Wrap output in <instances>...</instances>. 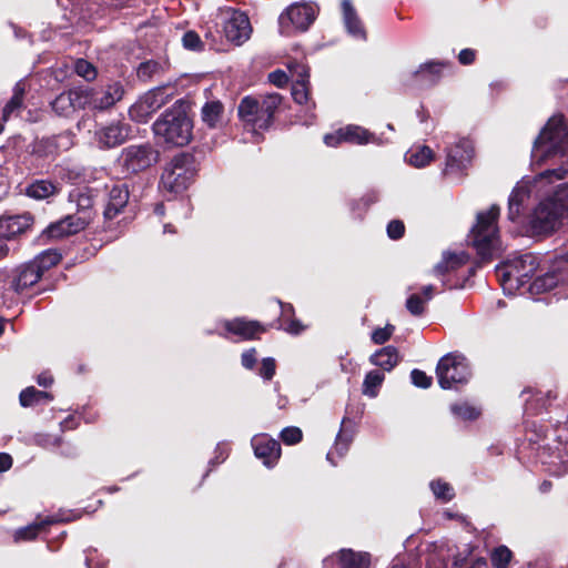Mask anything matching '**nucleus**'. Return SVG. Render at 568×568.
I'll list each match as a JSON object with an SVG mask.
<instances>
[{
	"label": "nucleus",
	"mask_w": 568,
	"mask_h": 568,
	"mask_svg": "<svg viewBox=\"0 0 568 568\" xmlns=\"http://www.w3.org/2000/svg\"><path fill=\"white\" fill-rule=\"evenodd\" d=\"M489 560L493 568H513L516 562L513 550L506 545L494 547L489 551Z\"/></svg>",
	"instance_id": "nucleus-34"
},
{
	"label": "nucleus",
	"mask_w": 568,
	"mask_h": 568,
	"mask_svg": "<svg viewBox=\"0 0 568 568\" xmlns=\"http://www.w3.org/2000/svg\"><path fill=\"white\" fill-rule=\"evenodd\" d=\"M475 155V148L473 141L463 138L458 142L446 149V161L444 174H463Z\"/></svg>",
	"instance_id": "nucleus-11"
},
{
	"label": "nucleus",
	"mask_w": 568,
	"mask_h": 568,
	"mask_svg": "<svg viewBox=\"0 0 568 568\" xmlns=\"http://www.w3.org/2000/svg\"><path fill=\"white\" fill-rule=\"evenodd\" d=\"M57 175L60 180L68 183H75L81 178V173L74 169L57 166Z\"/></svg>",
	"instance_id": "nucleus-63"
},
{
	"label": "nucleus",
	"mask_w": 568,
	"mask_h": 568,
	"mask_svg": "<svg viewBox=\"0 0 568 568\" xmlns=\"http://www.w3.org/2000/svg\"><path fill=\"white\" fill-rule=\"evenodd\" d=\"M426 301L418 294H412L406 300V308L413 316H422L425 313Z\"/></svg>",
	"instance_id": "nucleus-56"
},
{
	"label": "nucleus",
	"mask_w": 568,
	"mask_h": 568,
	"mask_svg": "<svg viewBox=\"0 0 568 568\" xmlns=\"http://www.w3.org/2000/svg\"><path fill=\"white\" fill-rule=\"evenodd\" d=\"M191 101L176 100L153 123L152 130L155 136L163 139L168 144L184 146L193 138V120L190 116Z\"/></svg>",
	"instance_id": "nucleus-2"
},
{
	"label": "nucleus",
	"mask_w": 568,
	"mask_h": 568,
	"mask_svg": "<svg viewBox=\"0 0 568 568\" xmlns=\"http://www.w3.org/2000/svg\"><path fill=\"white\" fill-rule=\"evenodd\" d=\"M62 260V254L57 248H48L36 255L31 261L38 265L40 272L44 274L50 268L57 266Z\"/></svg>",
	"instance_id": "nucleus-37"
},
{
	"label": "nucleus",
	"mask_w": 568,
	"mask_h": 568,
	"mask_svg": "<svg viewBox=\"0 0 568 568\" xmlns=\"http://www.w3.org/2000/svg\"><path fill=\"white\" fill-rule=\"evenodd\" d=\"M43 274L40 268L31 260L17 265L8 275L9 288L17 294L23 293L26 290L36 285Z\"/></svg>",
	"instance_id": "nucleus-15"
},
{
	"label": "nucleus",
	"mask_w": 568,
	"mask_h": 568,
	"mask_svg": "<svg viewBox=\"0 0 568 568\" xmlns=\"http://www.w3.org/2000/svg\"><path fill=\"white\" fill-rule=\"evenodd\" d=\"M385 379L383 372L373 369L369 371L363 382V393L369 397H375L378 394V389Z\"/></svg>",
	"instance_id": "nucleus-42"
},
{
	"label": "nucleus",
	"mask_w": 568,
	"mask_h": 568,
	"mask_svg": "<svg viewBox=\"0 0 568 568\" xmlns=\"http://www.w3.org/2000/svg\"><path fill=\"white\" fill-rule=\"evenodd\" d=\"M547 200L558 209L561 215L568 212V183L559 184Z\"/></svg>",
	"instance_id": "nucleus-45"
},
{
	"label": "nucleus",
	"mask_w": 568,
	"mask_h": 568,
	"mask_svg": "<svg viewBox=\"0 0 568 568\" xmlns=\"http://www.w3.org/2000/svg\"><path fill=\"white\" fill-rule=\"evenodd\" d=\"M257 363V351L255 347H251L244 351L241 355V364L246 369H254Z\"/></svg>",
	"instance_id": "nucleus-62"
},
{
	"label": "nucleus",
	"mask_w": 568,
	"mask_h": 568,
	"mask_svg": "<svg viewBox=\"0 0 568 568\" xmlns=\"http://www.w3.org/2000/svg\"><path fill=\"white\" fill-rule=\"evenodd\" d=\"M73 145V134L61 132L51 136L36 139L30 145V153L40 159L55 158L61 152L68 151Z\"/></svg>",
	"instance_id": "nucleus-13"
},
{
	"label": "nucleus",
	"mask_w": 568,
	"mask_h": 568,
	"mask_svg": "<svg viewBox=\"0 0 568 568\" xmlns=\"http://www.w3.org/2000/svg\"><path fill=\"white\" fill-rule=\"evenodd\" d=\"M430 489L437 499L450 501L455 497L454 488L447 481L442 479L433 480Z\"/></svg>",
	"instance_id": "nucleus-48"
},
{
	"label": "nucleus",
	"mask_w": 568,
	"mask_h": 568,
	"mask_svg": "<svg viewBox=\"0 0 568 568\" xmlns=\"http://www.w3.org/2000/svg\"><path fill=\"white\" fill-rule=\"evenodd\" d=\"M386 231L389 239L400 240L405 235V224L402 220H392L388 222Z\"/></svg>",
	"instance_id": "nucleus-61"
},
{
	"label": "nucleus",
	"mask_w": 568,
	"mask_h": 568,
	"mask_svg": "<svg viewBox=\"0 0 568 568\" xmlns=\"http://www.w3.org/2000/svg\"><path fill=\"white\" fill-rule=\"evenodd\" d=\"M562 215L547 199L542 200L534 210L529 219V230L532 235H548L556 230Z\"/></svg>",
	"instance_id": "nucleus-12"
},
{
	"label": "nucleus",
	"mask_w": 568,
	"mask_h": 568,
	"mask_svg": "<svg viewBox=\"0 0 568 568\" xmlns=\"http://www.w3.org/2000/svg\"><path fill=\"white\" fill-rule=\"evenodd\" d=\"M182 45L184 49L194 52L204 51V42L199 33L194 30H187L182 37Z\"/></svg>",
	"instance_id": "nucleus-52"
},
{
	"label": "nucleus",
	"mask_w": 568,
	"mask_h": 568,
	"mask_svg": "<svg viewBox=\"0 0 568 568\" xmlns=\"http://www.w3.org/2000/svg\"><path fill=\"white\" fill-rule=\"evenodd\" d=\"M449 63L443 61H428L419 65L409 79L405 81V85L416 87L418 89H427L436 85L443 74V69Z\"/></svg>",
	"instance_id": "nucleus-16"
},
{
	"label": "nucleus",
	"mask_w": 568,
	"mask_h": 568,
	"mask_svg": "<svg viewBox=\"0 0 568 568\" xmlns=\"http://www.w3.org/2000/svg\"><path fill=\"white\" fill-rule=\"evenodd\" d=\"M90 101L91 91L88 88H73L57 95L50 105L58 116L70 118L77 111L85 109Z\"/></svg>",
	"instance_id": "nucleus-10"
},
{
	"label": "nucleus",
	"mask_w": 568,
	"mask_h": 568,
	"mask_svg": "<svg viewBox=\"0 0 568 568\" xmlns=\"http://www.w3.org/2000/svg\"><path fill=\"white\" fill-rule=\"evenodd\" d=\"M343 21L346 31L354 38L366 40L367 32L352 2H342Z\"/></svg>",
	"instance_id": "nucleus-27"
},
{
	"label": "nucleus",
	"mask_w": 568,
	"mask_h": 568,
	"mask_svg": "<svg viewBox=\"0 0 568 568\" xmlns=\"http://www.w3.org/2000/svg\"><path fill=\"white\" fill-rule=\"evenodd\" d=\"M199 172V162L194 154L180 152L175 154L164 168L159 189L170 194L169 200L182 194L195 181Z\"/></svg>",
	"instance_id": "nucleus-4"
},
{
	"label": "nucleus",
	"mask_w": 568,
	"mask_h": 568,
	"mask_svg": "<svg viewBox=\"0 0 568 568\" xmlns=\"http://www.w3.org/2000/svg\"><path fill=\"white\" fill-rule=\"evenodd\" d=\"M34 219L31 213L16 215H0V237L8 241L28 232L33 225Z\"/></svg>",
	"instance_id": "nucleus-20"
},
{
	"label": "nucleus",
	"mask_w": 568,
	"mask_h": 568,
	"mask_svg": "<svg viewBox=\"0 0 568 568\" xmlns=\"http://www.w3.org/2000/svg\"><path fill=\"white\" fill-rule=\"evenodd\" d=\"M525 394L530 395V397L525 400V410L527 413L537 415L546 407L549 394L545 397L540 390L534 389L532 387H526L521 392V395Z\"/></svg>",
	"instance_id": "nucleus-38"
},
{
	"label": "nucleus",
	"mask_w": 568,
	"mask_h": 568,
	"mask_svg": "<svg viewBox=\"0 0 568 568\" xmlns=\"http://www.w3.org/2000/svg\"><path fill=\"white\" fill-rule=\"evenodd\" d=\"M224 104L220 100H209L201 109V120L209 129H217L223 124Z\"/></svg>",
	"instance_id": "nucleus-29"
},
{
	"label": "nucleus",
	"mask_w": 568,
	"mask_h": 568,
	"mask_svg": "<svg viewBox=\"0 0 568 568\" xmlns=\"http://www.w3.org/2000/svg\"><path fill=\"white\" fill-rule=\"evenodd\" d=\"M527 193L519 189H514L508 199V220L516 222L521 214V207Z\"/></svg>",
	"instance_id": "nucleus-43"
},
{
	"label": "nucleus",
	"mask_w": 568,
	"mask_h": 568,
	"mask_svg": "<svg viewBox=\"0 0 568 568\" xmlns=\"http://www.w3.org/2000/svg\"><path fill=\"white\" fill-rule=\"evenodd\" d=\"M131 132L128 124L115 122L98 132L99 143L106 149L115 148L126 141Z\"/></svg>",
	"instance_id": "nucleus-23"
},
{
	"label": "nucleus",
	"mask_w": 568,
	"mask_h": 568,
	"mask_svg": "<svg viewBox=\"0 0 568 568\" xmlns=\"http://www.w3.org/2000/svg\"><path fill=\"white\" fill-rule=\"evenodd\" d=\"M561 281H564V276L560 268L554 267L551 271L536 276L530 283L529 290L532 294H542L555 288Z\"/></svg>",
	"instance_id": "nucleus-30"
},
{
	"label": "nucleus",
	"mask_w": 568,
	"mask_h": 568,
	"mask_svg": "<svg viewBox=\"0 0 568 568\" xmlns=\"http://www.w3.org/2000/svg\"><path fill=\"white\" fill-rule=\"evenodd\" d=\"M91 91V101L94 108L99 110H105L113 106L118 101H120L124 94V89L121 83L115 82L106 87L104 91L101 93Z\"/></svg>",
	"instance_id": "nucleus-26"
},
{
	"label": "nucleus",
	"mask_w": 568,
	"mask_h": 568,
	"mask_svg": "<svg viewBox=\"0 0 568 568\" xmlns=\"http://www.w3.org/2000/svg\"><path fill=\"white\" fill-rule=\"evenodd\" d=\"M23 97H24V89L20 88L19 84H17L13 90L12 97L10 98V100L7 102V104L3 108L2 113H3L4 120H7L12 112L21 109V106L23 104Z\"/></svg>",
	"instance_id": "nucleus-50"
},
{
	"label": "nucleus",
	"mask_w": 568,
	"mask_h": 568,
	"mask_svg": "<svg viewBox=\"0 0 568 568\" xmlns=\"http://www.w3.org/2000/svg\"><path fill=\"white\" fill-rule=\"evenodd\" d=\"M369 362L383 371L390 372L400 362L399 352L393 345L384 346L371 355Z\"/></svg>",
	"instance_id": "nucleus-31"
},
{
	"label": "nucleus",
	"mask_w": 568,
	"mask_h": 568,
	"mask_svg": "<svg viewBox=\"0 0 568 568\" xmlns=\"http://www.w3.org/2000/svg\"><path fill=\"white\" fill-rule=\"evenodd\" d=\"M290 71L293 77L292 83V98L301 104L306 105L311 100L310 92V68L305 64L296 63L294 67H290Z\"/></svg>",
	"instance_id": "nucleus-22"
},
{
	"label": "nucleus",
	"mask_w": 568,
	"mask_h": 568,
	"mask_svg": "<svg viewBox=\"0 0 568 568\" xmlns=\"http://www.w3.org/2000/svg\"><path fill=\"white\" fill-rule=\"evenodd\" d=\"M130 190L125 183L113 184L108 191V201L103 211L104 221H112L124 211L129 203Z\"/></svg>",
	"instance_id": "nucleus-21"
},
{
	"label": "nucleus",
	"mask_w": 568,
	"mask_h": 568,
	"mask_svg": "<svg viewBox=\"0 0 568 568\" xmlns=\"http://www.w3.org/2000/svg\"><path fill=\"white\" fill-rule=\"evenodd\" d=\"M568 145V125L564 114L552 115L534 141L532 156L538 161L562 154Z\"/></svg>",
	"instance_id": "nucleus-5"
},
{
	"label": "nucleus",
	"mask_w": 568,
	"mask_h": 568,
	"mask_svg": "<svg viewBox=\"0 0 568 568\" xmlns=\"http://www.w3.org/2000/svg\"><path fill=\"white\" fill-rule=\"evenodd\" d=\"M272 324H274L273 328L283 329L292 335H298L305 329L301 321L295 317L287 320L276 318Z\"/></svg>",
	"instance_id": "nucleus-51"
},
{
	"label": "nucleus",
	"mask_w": 568,
	"mask_h": 568,
	"mask_svg": "<svg viewBox=\"0 0 568 568\" xmlns=\"http://www.w3.org/2000/svg\"><path fill=\"white\" fill-rule=\"evenodd\" d=\"M515 270V281L520 284L528 282L537 271L539 263L538 257L532 253H526L510 262Z\"/></svg>",
	"instance_id": "nucleus-25"
},
{
	"label": "nucleus",
	"mask_w": 568,
	"mask_h": 568,
	"mask_svg": "<svg viewBox=\"0 0 568 568\" xmlns=\"http://www.w3.org/2000/svg\"><path fill=\"white\" fill-rule=\"evenodd\" d=\"M283 97L280 93H272L261 98L246 95L241 99L237 105V116L245 128L253 132L257 130L267 131L274 123L275 114L278 112Z\"/></svg>",
	"instance_id": "nucleus-3"
},
{
	"label": "nucleus",
	"mask_w": 568,
	"mask_h": 568,
	"mask_svg": "<svg viewBox=\"0 0 568 568\" xmlns=\"http://www.w3.org/2000/svg\"><path fill=\"white\" fill-rule=\"evenodd\" d=\"M74 71L87 81H93L98 75L95 67L84 59H78L75 61Z\"/></svg>",
	"instance_id": "nucleus-53"
},
{
	"label": "nucleus",
	"mask_w": 568,
	"mask_h": 568,
	"mask_svg": "<svg viewBox=\"0 0 568 568\" xmlns=\"http://www.w3.org/2000/svg\"><path fill=\"white\" fill-rule=\"evenodd\" d=\"M280 438L285 445H296L303 440V432L297 426H287L281 430Z\"/></svg>",
	"instance_id": "nucleus-54"
},
{
	"label": "nucleus",
	"mask_w": 568,
	"mask_h": 568,
	"mask_svg": "<svg viewBox=\"0 0 568 568\" xmlns=\"http://www.w3.org/2000/svg\"><path fill=\"white\" fill-rule=\"evenodd\" d=\"M407 154L408 163L418 169L427 166L435 158L433 150L427 145L410 150Z\"/></svg>",
	"instance_id": "nucleus-41"
},
{
	"label": "nucleus",
	"mask_w": 568,
	"mask_h": 568,
	"mask_svg": "<svg viewBox=\"0 0 568 568\" xmlns=\"http://www.w3.org/2000/svg\"><path fill=\"white\" fill-rule=\"evenodd\" d=\"M268 81L277 88H283L288 83V75L283 70H275L268 74Z\"/></svg>",
	"instance_id": "nucleus-64"
},
{
	"label": "nucleus",
	"mask_w": 568,
	"mask_h": 568,
	"mask_svg": "<svg viewBox=\"0 0 568 568\" xmlns=\"http://www.w3.org/2000/svg\"><path fill=\"white\" fill-rule=\"evenodd\" d=\"M500 207L493 204L488 210L480 211L476 215V223L468 234L469 244L475 248L478 263L469 267L468 276L462 282H466L476 274V268L483 264H488L500 254V236L498 227V219Z\"/></svg>",
	"instance_id": "nucleus-1"
},
{
	"label": "nucleus",
	"mask_w": 568,
	"mask_h": 568,
	"mask_svg": "<svg viewBox=\"0 0 568 568\" xmlns=\"http://www.w3.org/2000/svg\"><path fill=\"white\" fill-rule=\"evenodd\" d=\"M276 373V361L273 357H264L261 362L257 374L264 381H272Z\"/></svg>",
	"instance_id": "nucleus-58"
},
{
	"label": "nucleus",
	"mask_w": 568,
	"mask_h": 568,
	"mask_svg": "<svg viewBox=\"0 0 568 568\" xmlns=\"http://www.w3.org/2000/svg\"><path fill=\"white\" fill-rule=\"evenodd\" d=\"M273 326L274 324H263L246 317H234L222 322L223 332L219 334L225 339L236 336L237 341H256Z\"/></svg>",
	"instance_id": "nucleus-8"
},
{
	"label": "nucleus",
	"mask_w": 568,
	"mask_h": 568,
	"mask_svg": "<svg viewBox=\"0 0 568 568\" xmlns=\"http://www.w3.org/2000/svg\"><path fill=\"white\" fill-rule=\"evenodd\" d=\"M153 111L143 103L142 99L136 101L133 105L129 109V115L131 120L138 122V123H145L152 116Z\"/></svg>",
	"instance_id": "nucleus-49"
},
{
	"label": "nucleus",
	"mask_w": 568,
	"mask_h": 568,
	"mask_svg": "<svg viewBox=\"0 0 568 568\" xmlns=\"http://www.w3.org/2000/svg\"><path fill=\"white\" fill-rule=\"evenodd\" d=\"M395 332V326L387 323L384 327H377L372 332V342L376 345H383L388 342Z\"/></svg>",
	"instance_id": "nucleus-55"
},
{
	"label": "nucleus",
	"mask_w": 568,
	"mask_h": 568,
	"mask_svg": "<svg viewBox=\"0 0 568 568\" xmlns=\"http://www.w3.org/2000/svg\"><path fill=\"white\" fill-rule=\"evenodd\" d=\"M159 159L160 152L151 143L130 144L121 150L118 165L128 178L149 170Z\"/></svg>",
	"instance_id": "nucleus-6"
},
{
	"label": "nucleus",
	"mask_w": 568,
	"mask_h": 568,
	"mask_svg": "<svg viewBox=\"0 0 568 568\" xmlns=\"http://www.w3.org/2000/svg\"><path fill=\"white\" fill-rule=\"evenodd\" d=\"M166 87H158L148 91L141 99L145 105H148L153 113L161 109L170 98L166 93Z\"/></svg>",
	"instance_id": "nucleus-39"
},
{
	"label": "nucleus",
	"mask_w": 568,
	"mask_h": 568,
	"mask_svg": "<svg viewBox=\"0 0 568 568\" xmlns=\"http://www.w3.org/2000/svg\"><path fill=\"white\" fill-rule=\"evenodd\" d=\"M450 412L463 420H475L479 417L480 410L468 403H456L450 406Z\"/></svg>",
	"instance_id": "nucleus-47"
},
{
	"label": "nucleus",
	"mask_w": 568,
	"mask_h": 568,
	"mask_svg": "<svg viewBox=\"0 0 568 568\" xmlns=\"http://www.w3.org/2000/svg\"><path fill=\"white\" fill-rule=\"evenodd\" d=\"M433 272L436 276L442 277V285L444 290L464 287V282H460L458 278L453 281L450 276H447L452 272L445 256H443V260L434 266Z\"/></svg>",
	"instance_id": "nucleus-40"
},
{
	"label": "nucleus",
	"mask_w": 568,
	"mask_h": 568,
	"mask_svg": "<svg viewBox=\"0 0 568 568\" xmlns=\"http://www.w3.org/2000/svg\"><path fill=\"white\" fill-rule=\"evenodd\" d=\"M339 568H369L371 555L368 552L341 549L337 554Z\"/></svg>",
	"instance_id": "nucleus-32"
},
{
	"label": "nucleus",
	"mask_w": 568,
	"mask_h": 568,
	"mask_svg": "<svg viewBox=\"0 0 568 568\" xmlns=\"http://www.w3.org/2000/svg\"><path fill=\"white\" fill-rule=\"evenodd\" d=\"M318 13L316 2H292L280 16L282 28L292 26L296 31L305 32L315 21Z\"/></svg>",
	"instance_id": "nucleus-9"
},
{
	"label": "nucleus",
	"mask_w": 568,
	"mask_h": 568,
	"mask_svg": "<svg viewBox=\"0 0 568 568\" xmlns=\"http://www.w3.org/2000/svg\"><path fill=\"white\" fill-rule=\"evenodd\" d=\"M223 31L229 42L235 45L243 44L252 32L248 16L245 12L233 10L231 17L224 23Z\"/></svg>",
	"instance_id": "nucleus-18"
},
{
	"label": "nucleus",
	"mask_w": 568,
	"mask_h": 568,
	"mask_svg": "<svg viewBox=\"0 0 568 568\" xmlns=\"http://www.w3.org/2000/svg\"><path fill=\"white\" fill-rule=\"evenodd\" d=\"M162 71V65L155 60H148L141 62L136 68V77L140 81L148 82L155 74Z\"/></svg>",
	"instance_id": "nucleus-46"
},
{
	"label": "nucleus",
	"mask_w": 568,
	"mask_h": 568,
	"mask_svg": "<svg viewBox=\"0 0 568 568\" xmlns=\"http://www.w3.org/2000/svg\"><path fill=\"white\" fill-rule=\"evenodd\" d=\"M70 199H74L78 211L74 216L87 217L88 225L90 224L93 215L94 194L90 187L83 190H75L70 193Z\"/></svg>",
	"instance_id": "nucleus-28"
},
{
	"label": "nucleus",
	"mask_w": 568,
	"mask_h": 568,
	"mask_svg": "<svg viewBox=\"0 0 568 568\" xmlns=\"http://www.w3.org/2000/svg\"><path fill=\"white\" fill-rule=\"evenodd\" d=\"M436 375L443 389H458L468 382L470 371L464 357L449 353L438 361Z\"/></svg>",
	"instance_id": "nucleus-7"
},
{
	"label": "nucleus",
	"mask_w": 568,
	"mask_h": 568,
	"mask_svg": "<svg viewBox=\"0 0 568 568\" xmlns=\"http://www.w3.org/2000/svg\"><path fill=\"white\" fill-rule=\"evenodd\" d=\"M51 520H44L41 523H33L26 527H21L14 532L16 541H31L34 540L38 535L43 530V528L51 524Z\"/></svg>",
	"instance_id": "nucleus-44"
},
{
	"label": "nucleus",
	"mask_w": 568,
	"mask_h": 568,
	"mask_svg": "<svg viewBox=\"0 0 568 568\" xmlns=\"http://www.w3.org/2000/svg\"><path fill=\"white\" fill-rule=\"evenodd\" d=\"M53 395L49 392L39 390L34 386H29L21 390L19 402L22 407H33L43 402H50Z\"/></svg>",
	"instance_id": "nucleus-35"
},
{
	"label": "nucleus",
	"mask_w": 568,
	"mask_h": 568,
	"mask_svg": "<svg viewBox=\"0 0 568 568\" xmlns=\"http://www.w3.org/2000/svg\"><path fill=\"white\" fill-rule=\"evenodd\" d=\"M375 140V135L363 126L348 124L344 128H339L333 133L324 135V143L327 146L336 148L342 143L349 144H368Z\"/></svg>",
	"instance_id": "nucleus-14"
},
{
	"label": "nucleus",
	"mask_w": 568,
	"mask_h": 568,
	"mask_svg": "<svg viewBox=\"0 0 568 568\" xmlns=\"http://www.w3.org/2000/svg\"><path fill=\"white\" fill-rule=\"evenodd\" d=\"M495 272L504 290L507 288V284H510L511 281L515 280V270L510 263L498 265Z\"/></svg>",
	"instance_id": "nucleus-59"
},
{
	"label": "nucleus",
	"mask_w": 568,
	"mask_h": 568,
	"mask_svg": "<svg viewBox=\"0 0 568 568\" xmlns=\"http://www.w3.org/2000/svg\"><path fill=\"white\" fill-rule=\"evenodd\" d=\"M251 444L255 457L262 460L264 466L273 468L278 463L282 455L278 440L267 434H260L252 438Z\"/></svg>",
	"instance_id": "nucleus-17"
},
{
	"label": "nucleus",
	"mask_w": 568,
	"mask_h": 568,
	"mask_svg": "<svg viewBox=\"0 0 568 568\" xmlns=\"http://www.w3.org/2000/svg\"><path fill=\"white\" fill-rule=\"evenodd\" d=\"M88 226L87 217L69 214L57 222L50 223L42 232V236L51 240H60L74 235Z\"/></svg>",
	"instance_id": "nucleus-19"
},
{
	"label": "nucleus",
	"mask_w": 568,
	"mask_h": 568,
	"mask_svg": "<svg viewBox=\"0 0 568 568\" xmlns=\"http://www.w3.org/2000/svg\"><path fill=\"white\" fill-rule=\"evenodd\" d=\"M62 190L61 183L50 179H37L26 186L24 194L33 200H47L58 195Z\"/></svg>",
	"instance_id": "nucleus-24"
},
{
	"label": "nucleus",
	"mask_w": 568,
	"mask_h": 568,
	"mask_svg": "<svg viewBox=\"0 0 568 568\" xmlns=\"http://www.w3.org/2000/svg\"><path fill=\"white\" fill-rule=\"evenodd\" d=\"M444 256L449 265L450 272L459 270L469 262V254L466 252L446 253Z\"/></svg>",
	"instance_id": "nucleus-57"
},
{
	"label": "nucleus",
	"mask_w": 568,
	"mask_h": 568,
	"mask_svg": "<svg viewBox=\"0 0 568 568\" xmlns=\"http://www.w3.org/2000/svg\"><path fill=\"white\" fill-rule=\"evenodd\" d=\"M554 442L558 444L556 447L557 457L560 463L568 465V420L556 425L551 429Z\"/></svg>",
	"instance_id": "nucleus-33"
},
{
	"label": "nucleus",
	"mask_w": 568,
	"mask_h": 568,
	"mask_svg": "<svg viewBox=\"0 0 568 568\" xmlns=\"http://www.w3.org/2000/svg\"><path fill=\"white\" fill-rule=\"evenodd\" d=\"M348 424H351V420L344 417L335 439L334 450L339 457H343L348 452L351 443L353 442L354 430L348 427Z\"/></svg>",
	"instance_id": "nucleus-36"
},
{
	"label": "nucleus",
	"mask_w": 568,
	"mask_h": 568,
	"mask_svg": "<svg viewBox=\"0 0 568 568\" xmlns=\"http://www.w3.org/2000/svg\"><path fill=\"white\" fill-rule=\"evenodd\" d=\"M410 379L414 386L423 389L429 388L433 384V377L418 368H414L410 372Z\"/></svg>",
	"instance_id": "nucleus-60"
}]
</instances>
